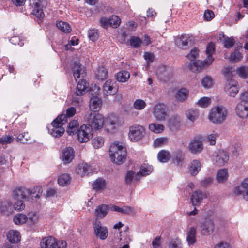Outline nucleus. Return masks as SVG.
<instances>
[{"label": "nucleus", "instance_id": "1a4fd4ad", "mask_svg": "<svg viewBox=\"0 0 248 248\" xmlns=\"http://www.w3.org/2000/svg\"><path fill=\"white\" fill-rule=\"evenodd\" d=\"M145 134L144 127L140 125H133L129 127L128 138L132 142H137L141 140Z\"/></svg>", "mask_w": 248, "mask_h": 248}, {"label": "nucleus", "instance_id": "473e14b6", "mask_svg": "<svg viewBox=\"0 0 248 248\" xmlns=\"http://www.w3.org/2000/svg\"><path fill=\"white\" fill-rule=\"evenodd\" d=\"M148 129L151 132L156 134H160L163 132L165 129V127L163 124L153 123H151L148 125Z\"/></svg>", "mask_w": 248, "mask_h": 248}, {"label": "nucleus", "instance_id": "bb28decb", "mask_svg": "<svg viewBox=\"0 0 248 248\" xmlns=\"http://www.w3.org/2000/svg\"><path fill=\"white\" fill-rule=\"evenodd\" d=\"M140 179L139 173H136L132 170H128L127 171L125 178L124 182L127 185H131L132 183L138 181Z\"/></svg>", "mask_w": 248, "mask_h": 248}, {"label": "nucleus", "instance_id": "c756f323", "mask_svg": "<svg viewBox=\"0 0 248 248\" xmlns=\"http://www.w3.org/2000/svg\"><path fill=\"white\" fill-rule=\"evenodd\" d=\"M108 212V206L106 204H102L96 207L94 211V214L97 218H102L106 216Z\"/></svg>", "mask_w": 248, "mask_h": 248}, {"label": "nucleus", "instance_id": "8fccbe9b", "mask_svg": "<svg viewBox=\"0 0 248 248\" xmlns=\"http://www.w3.org/2000/svg\"><path fill=\"white\" fill-rule=\"evenodd\" d=\"M184 160V156L181 151H176L174 153L173 162L177 165H181Z\"/></svg>", "mask_w": 248, "mask_h": 248}, {"label": "nucleus", "instance_id": "58836bf2", "mask_svg": "<svg viewBox=\"0 0 248 248\" xmlns=\"http://www.w3.org/2000/svg\"><path fill=\"white\" fill-rule=\"evenodd\" d=\"M27 221V216L23 214H17L13 217V221L16 225L23 224Z\"/></svg>", "mask_w": 248, "mask_h": 248}, {"label": "nucleus", "instance_id": "680f3d73", "mask_svg": "<svg viewBox=\"0 0 248 248\" xmlns=\"http://www.w3.org/2000/svg\"><path fill=\"white\" fill-rule=\"evenodd\" d=\"M92 144L94 148L98 149L104 144V140L101 137H97L92 140Z\"/></svg>", "mask_w": 248, "mask_h": 248}, {"label": "nucleus", "instance_id": "a18cd8bd", "mask_svg": "<svg viewBox=\"0 0 248 248\" xmlns=\"http://www.w3.org/2000/svg\"><path fill=\"white\" fill-rule=\"evenodd\" d=\"M93 228L95 232H108V229L103 226L99 220L96 219L93 223Z\"/></svg>", "mask_w": 248, "mask_h": 248}, {"label": "nucleus", "instance_id": "774afa93", "mask_svg": "<svg viewBox=\"0 0 248 248\" xmlns=\"http://www.w3.org/2000/svg\"><path fill=\"white\" fill-rule=\"evenodd\" d=\"M210 104V99L207 97H203L199 100L198 104L201 107H207Z\"/></svg>", "mask_w": 248, "mask_h": 248}, {"label": "nucleus", "instance_id": "393cba45", "mask_svg": "<svg viewBox=\"0 0 248 248\" xmlns=\"http://www.w3.org/2000/svg\"><path fill=\"white\" fill-rule=\"evenodd\" d=\"M198 230L199 232H213L214 231V224L211 220H206L199 225Z\"/></svg>", "mask_w": 248, "mask_h": 248}, {"label": "nucleus", "instance_id": "e433bc0d", "mask_svg": "<svg viewBox=\"0 0 248 248\" xmlns=\"http://www.w3.org/2000/svg\"><path fill=\"white\" fill-rule=\"evenodd\" d=\"M71 179V178L68 174L64 173L58 177V182L60 185L64 186L70 183Z\"/></svg>", "mask_w": 248, "mask_h": 248}, {"label": "nucleus", "instance_id": "0eeeda50", "mask_svg": "<svg viewBox=\"0 0 248 248\" xmlns=\"http://www.w3.org/2000/svg\"><path fill=\"white\" fill-rule=\"evenodd\" d=\"M152 113L155 119L158 122L166 121L168 117V109L163 103L156 104L152 109Z\"/></svg>", "mask_w": 248, "mask_h": 248}, {"label": "nucleus", "instance_id": "20e7f679", "mask_svg": "<svg viewBox=\"0 0 248 248\" xmlns=\"http://www.w3.org/2000/svg\"><path fill=\"white\" fill-rule=\"evenodd\" d=\"M85 120L89 123L92 129L99 130L104 125V117L100 113L87 112L84 116Z\"/></svg>", "mask_w": 248, "mask_h": 248}, {"label": "nucleus", "instance_id": "6ab92c4d", "mask_svg": "<svg viewBox=\"0 0 248 248\" xmlns=\"http://www.w3.org/2000/svg\"><path fill=\"white\" fill-rule=\"evenodd\" d=\"M75 156V152L70 147L64 148L62 151L61 158L64 164L70 163Z\"/></svg>", "mask_w": 248, "mask_h": 248}, {"label": "nucleus", "instance_id": "cd10ccee", "mask_svg": "<svg viewBox=\"0 0 248 248\" xmlns=\"http://www.w3.org/2000/svg\"><path fill=\"white\" fill-rule=\"evenodd\" d=\"M92 186L96 191H103L106 187V182L101 178H97L92 184Z\"/></svg>", "mask_w": 248, "mask_h": 248}, {"label": "nucleus", "instance_id": "3c124183", "mask_svg": "<svg viewBox=\"0 0 248 248\" xmlns=\"http://www.w3.org/2000/svg\"><path fill=\"white\" fill-rule=\"evenodd\" d=\"M236 71L239 76L241 78L246 79L248 78V66H240L236 69Z\"/></svg>", "mask_w": 248, "mask_h": 248}, {"label": "nucleus", "instance_id": "f8f14e48", "mask_svg": "<svg viewBox=\"0 0 248 248\" xmlns=\"http://www.w3.org/2000/svg\"><path fill=\"white\" fill-rule=\"evenodd\" d=\"M120 125L118 117L114 114H109L104 119V126L108 132H114Z\"/></svg>", "mask_w": 248, "mask_h": 248}, {"label": "nucleus", "instance_id": "4c0bfd02", "mask_svg": "<svg viewBox=\"0 0 248 248\" xmlns=\"http://www.w3.org/2000/svg\"><path fill=\"white\" fill-rule=\"evenodd\" d=\"M108 73L107 70L104 67H99L96 72V78L100 80H103L108 78Z\"/></svg>", "mask_w": 248, "mask_h": 248}, {"label": "nucleus", "instance_id": "e2e57ef3", "mask_svg": "<svg viewBox=\"0 0 248 248\" xmlns=\"http://www.w3.org/2000/svg\"><path fill=\"white\" fill-rule=\"evenodd\" d=\"M213 80L211 77L206 76L202 81V85L205 88H210L213 85Z\"/></svg>", "mask_w": 248, "mask_h": 248}, {"label": "nucleus", "instance_id": "4be33fe9", "mask_svg": "<svg viewBox=\"0 0 248 248\" xmlns=\"http://www.w3.org/2000/svg\"><path fill=\"white\" fill-rule=\"evenodd\" d=\"M12 203L9 200L2 201L0 204V213L5 216H9L13 213Z\"/></svg>", "mask_w": 248, "mask_h": 248}, {"label": "nucleus", "instance_id": "79ce46f5", "mask_svg": "<svg viewBox=\"0 0 248 248\" xmlns=\"http://www.w3.org/2000/svg\"><path fill=\"white\" fill-rule=\"evenodd\" d=\"M202 62L203 61L200 62L195 60L191 61L188 65L189 69L193 72L200 71L202 68L201 64L202 67H204L202 65Z\"/></svg>", "mask_w": 248, "mask_h": 248}, {"label": "nucleus", "instance_id": "338daca9", "mask_svg": "<svg viewBox=\"0 0 248 248\" xmlns=\"http://www.w3.org/2000/svg\"><path fill=\"white\" fill-rule=\"evenodd\" d=\"M186 240L189 246L194 245L197 241L196 233H187Z\"/></svg>", "mask_w": 248, "mask_h": 248}, {"label": "nucleus", "instance_id": "2f4dec72", "mask_svg": "<svg viewBox=\"0 0 248 248\" xmlns=\"http://www.w3.org/2000/svg\"><path fill=\"white\" fill-rule=\"evenodd\" d=\"M188 94L189 92L187 89L182 88L177 92L175 94L176 99L178 101L183 102L186 99Z\"/></svg>", "mask_w": 248, "mask_h": 248}, {"label": "nucleus", "instance_id": "c03bdc74", "mask_svg": "<svg viewBox=\"0 0 248 248\" xmlns=\"http://www.w3.org/2000/svg\"><path fill=\"white\" fill-rule=\"evenodd\" d=\"M57 27L62 31L65 33H69L71 31V27L67 22L60 21L56 23Z\"/></svg>", "mask_w": 248, "mask_h": 248}, {"label": "nucleus", "instance_id": "69168bd1", "mask_svg": "<svg viewBox=\"0 0 248 248\" xmlns=\"http://www.w3.org/2000/svg\"><path fill=\"white\" fill-rule=\"evenodd\" d=\"M14 138L12 135H5L0 137V143L1 144H7L11 143L13 141Z\"/></svg>", "mask_w": 248, "mask_h": 248}, {"label": "nucleus", "instance_id": "4468645a", "mask_svg": "<svg viewBox=\"0 0 248 248\" xmlns=\"http://www.w3.org/2000/svg\"><path fill=\"white\" fill-rule=\"evenodd\" d=\"M224 90L229 96L234 97L239 92L238 82L233 79L228 78L226 81Z\"/></svg>", "mask_w": 248, "mask_h": 248}, {"label": "nucleus", "instance_id": "2eb2a0df", "mask_svg": "<svg viewBox=\"0 0 248 248\" xmlns=\"http://www.w3.org/2000/svg\"><path fill=\"white\" fill-rule=\"evenodd\" d=\"M233 193L237 195H242L243 199L248 201V178L243 180L240 185L235 187Z\"/></svg>", "mask_w": 248, "mask_h": 248}, {"label": "nucleus", "instance_id": "ddd939ff", "mask_svg": "<svg viewBox=\"0 0 248 248\" xmlns=\"http://www.w3.org/2000/svg\"><path fill=\"white\" fill-rule=\"evenodd\" d=\"M102 90L104 96L114 95L118 92V86L115 81L108 80L104 83Z\"/></svg>", "mask_w": 248, "mask_h": 248}, {"label": "nucleus", "instance_id": "9b49d317", "mask_svg": "<svg viewBox=\"0 0 248 248\" xmlns=\"http://www.w3.org/2000/svg\"><path fill=\"white\" fill-rule=\"evenodd\" d=\"M78 140L80 142H87L92 138L93 130L90 125L83 124L77 132Z\"/></svg>", "mask_w": 248, "mask_h": 248}, {"label": "nucleus", "instance_id": "a211bd4d", "mask_svg": "<svg viewBox=\"0 0 248 248\" xmlns=\"http://www.w3.org/2000/svg\"><path fill=\"white\" fill-rule=\"evenodd\" d=\"M156 74L160 79L166 81L172 77L173 74L170 68L164 65H161L157 68Z\"/></svg>", "mask_w": 248, "mask_h": 248}, {"label": "nucleus", "instance_id": "412c9836", "mask_svg": "<svg viewBox=\"0 0 248 248\" xmlns=\"http://www.w3.org/2000/svg\"><path fill=\"white\" fill-rule=\"evenodd\" d=\"M215 51V45L213 43H210L208 44L206 48V53L207 57L206 59L203 61L202 65L203 66H208L210 65L213 61L214 58L212 57V54Z\"/></svg>", "mask_w": 248, "mask_h": 248}, {"label": "nucleus", "instance_id": "f03ea898", "mask_svg": "<svg viewBox=\"0 0 248 248\" xmlns=\"http://www.w3.org/2000/svg\"><path fill=\"white\" fill-rule=\"evenodd\" d=\"M227 109L223 106H216L212 108L209 115V120L214 124H222L226 119Z\"/></svg>", "mask_w": 248, "mask_h": 248}, {"label": "nucleus", "instance_id": "052dcab7", "mask_svg": "<svg viewBox=\"0 0 248 248\" xmlns=\"http://www.w3.org/2000/svg\"><path fill=\"white\" fill-rule=\"evenodd\" d=\"M242 54L237 50H235L234 52H233L230 55V60L234 62H240L242 60Z\"/></svg>", "mask_w": 248, "mask_h": 248}, {"label": "nucleus", "instance_id": "6e6552de", "mask_svg": "<svg viewBox=\"0 0 248 248\" xmlns=\"http://www.w3.org/2000/svg\"><path fill=\"white\" fill-rule=\"evenodd\" d=\"M88 87V84L84 79H80L78 83L75 92L72 95V101L75 103L76 106H79L81 104L80 96L86 93V90Z\"/></svg>", "mask_w": 248, "mask_h": 248}, {"label": "nucleus", "instance_id": "5fc2aeb1", "mask_svg": "<svg viewBox=\"0 0 248 248\" xmlns=\"http://www.w3.org/2000/svg\"><path fill=\"white\" fill-rule=\"evenodd\" d=\"M54 244L51 245L50 248H65L67 246V243L64 240H57L55 238L53 239Z\"/></svg>", "mask_w": 248, "mask_h": 248}, {"label": "nucleus", "instance_id": "ea45409f", "mask_svg": "<svg viewBox=\"0 0 248 248\" xmlns=\"http://www.w3.org/2000/svg\"><path fill=\"white\" fill-rule=\"evenodd\" d=\"M116 79L120 82H125L130 78V74L126 71L119 72L116 75Z\"/></svg>", "mask_w": 248, "mask_h": 248}, {"label": "nucleus", "instance_id": "603ef678", "mask_svg": "<svg viewBox=\"0 0 248 248\" xmlns=\"http://www.w3.org/2000/svg\"><path fill=\"white\" fill-rule=\"evenodd\" d=\"M7 239L11 243H17L20 241V233H7Z\"/></svg>", "mask_w": 248, "mask_h": 248}, {"label": "nucleus", "instance_id": "864d4df0", "mask_svg": "<svg viewBox=\"0 0 248 248\" xmlns=\"http://www.w3.org/2000/svg\"><path fill=\"white\" fill-rule=\"evenodd\" d=\"M168 142L167 137H160L156 139L154 141V146L155 148L160 147Z\"/></svg>", "mask_w": 248, "mask_h": 248}, {"label": "nucleus", "instance_id": "de8ad7c7", "mask_svg": "<svg viewBox=\"0 0 248 248\" xmlns=\"http://www.w3.org/2000/svg\"><path fill=\"white\" fill-rule=\"evenodd\" d=\"M152 171L153 168L152 166L148 165L143 164L141 166L140 172L138 173H139L140 177L141 176H144L150 174Z\"/></svg>", "mask_w": 248, "mask_h": 248}, {"label": "nucleus", "instance_id": "f3484780", "mask_svg": "<svg viewBox=\"0 0 248 248\" xmlns=\"http://www.w3.org/2000/svg\"><path fill=\"white\" fill-rule=\"evenodd\" d=\"M213 161L217 166H223L229 160L228 153L224 150H218L213 156Z\"/></svg>", "mask_w": 248, "mask_h": 248}, {"label": "nucleus", "instance_id": "9d476101", "mask_svg": "<svg viewBox=\"0 0 248 248\" xmlns=\"http://www.w3.org/2000/svg\"><path fill=\"white\" fill-rule=\"evenodd\" d=\"M94 89L91 90L92 93L93 95V92L94 90V94L95 96L91 98L89 101V108L91 110L94 112H98L101 108L102 105V101L101 98L98 97L96 95L99 94L100 93V88L99 86L95 85Z\"/></svg>", "mask_w": 248, "mask_h": 248}, {"label": "nucleus", "instance_id": "423d86ee", "mask_svg": "<svg viewBox=\"0 0 248 248\" xmlns=\"http://www.w3.org/2000/svg\"><path fill=\"white\" fill-rule=\"evenodd\" d=\"M236 113L240 118L248 117V91L241 93L240 101L236 107Z\"/></svg>", "mask_w": 248, "mask_h": 248}, {"label": "nucleus", "instance_id": "c85d7f7f", "mask_svg": "<svg viewBox=\"0 0 248 248\" xmlns=\"http://www.w3.org/2000/svg\"><path fill=\"white\" fill-rule=\"evenodd\" d=\"M201 164L199 160H193L190 163L189 167V172L193 176L196 175L200 171Z\"/></svg>", "mask_w": 248, "mask_h": 248}, {"label": "nucleus", "instance_id": "0e129e2a", "mask_svg": "<svg viewBox=\"0 0 248 248\" xmlns=\"http://www.w3.org/2000/svg\"><path fill=\"white\" fill-rule=\"evenodd\" d=\"M88 37L92 41H95L99 37V33L97 30L90 29L88 31Z\"/></svg>", "mask_w": 248, "mask_h": 248}, {"label": "nucleus", "instance_id": "49530a36", "mask_svg": "<svg viewBox=\"0 0 248 248\" xmlns=\"http://www.w3.org/2000/svg\"><path fill=\"white\" fill-rule=\"evenodd\" d=\"M54 237H47L43 238L40 242V248H50L51 245L53 244Z\"/></svg>", "mask_w": 248, "mask_h": 248}, {"label": "nucleus", "instance_id": "6e6d98bb", "mask_svg": "<svg viewBox=\"0 0 248 248\" xmlns=\"http://www.w3.org/2000/svg\"><path fill=\"white\" fill-rule=\"evenodd\" d=\"M27 217V222L29 225L35 224L39 220V217L35 213H29Z\"/></svg>", "mask_w": 248, "mask_h": 248}, {"label": "nucleus", "instance_id": "39448f33", "mask_svg": "<svg viewBox=\"0 0 248 248\" xmlns=\"http://www.w3.org/2000/svg\"><path fill=\"white\" fill-rule=\"evenodd\" d=\"M67 120L64 115H60L52 123V128L51 129V135L55 137L61 136L64 132L65 129L63 127Z\"/></svg>", "mask_w": 248, "mask_h": 248}, {"label": "nucleus", "instance_id": "f257e3e1", "mask_svg": "<svg viewBox=\"0 0 248 248\" xmlns=\"http://www.w3.org/2000/svg\"><path fill=\"white\" fill-rule=\"evenodd\" d=\"M109 155L112 161L120 164L125 160L126 155V149L121 143H112L109 148Z\"/></svg>", "mask_w": 248, "mask_h": 248}, {"label": "nucleus", "instance_id": "a19ab883", "mask_svg": "<svg viewBox=\"0 0 248 248\" xmlns=\"http://www.w3.org/2000/svg\"><path fill=\"white\" fill-rule=\"evenodd\" d=\"M79 126V124L77 120H73L70 122L66 130L67 133L69 135H73L75 133V132H77L78 130H77L78 126Z\"/></svg>", "mask_w": 248, "mask_h": 248}, {"label": "nucleus", "instance_id": "72a5a7b5", "mask_svg": "<svg viewBox=\"0 0 248 248\" xmlns=\"http://www.w3.org/2000/svg\"><path fill=\"white\" fill-rule=\"evenodd\" d=\"M228 177V170L226 169L219 170L216 175V179L219 183H222L227 180Z\"/></svg>", "mask_w": 248, "mask_h": 248}, {"label": "nucleus", "instance_id": "bf43d9fd", "mask_svg": "<svg viewBox=\"0 0 248 248\" xmlns=\"http://www.w3.org/2000/svg\"><path fill=\"white\" fill-rule=\"evenodd\" d=\"M169 248H183L181 240L177 238L172 239L169 245Z\"/></svg>", "mask_w": 248, "mask_h": 248}, {"label": "nucleus", "instance_id": "09e8293b", "mask_svg": "<svg viewBox=\"0 0 248 248\" xmlns=\"http://www.w3.org/2000/svg\"><path fill=\"white\" fill-rule=\"evenodd\" d=\"M89 167L87 164L82 163L78 165L77 172L81 176H84L87 174Z\"/></svg>", "mask_w": 248, "mask_h": 248}, {"label": "nucleus", "instance_id": "b1692460", "mask_svg": "<svg viewBox=\"0 0 248 248\" xmlns=\"http://www.w3.org/2000/svg\"><path fill=\"white\" fill-rule=\"evenodd\" d=\"M29 193L27 194V198L31 202H36L41 194V188L40 186H36L32 189H28Z\"/></svg>", "mask_w": 248, "mask_h": 248}, {"label": "nucleus", "instance_id": "4d7b16f0", "mask_svg": "<svg viewBox=\"0 0 248 248\" xmlns=\"http://www.w3.org/2000/svg\"><path fill=\"white\" fill-rule=\"evenodd\" d=\"M146 106L145 102L140 99H136L133 104L134 108L137 110H142Z\"/></svg>", "mask_w": 248, "mask_h": 248}, {"label": "nucleus", "instance_id": "13d9d810", "mask_svg": "<svg viewBox=\"0 0 248 248\" xmlns=\"http://www.w3.org/2000/svg\"><path fill=\"white\" fill-rule=\"evenodd\" d=\"M121 22L120 19L117 16L113 15L109 18V25L114 27L117 28L120 25Z\"/></svg>", "mask_w": 248, "mask_h": 248}, {"label": "nucleus", "instance_id": "f704fd0d", "mask_svg": "<svg viewBox=\"0 0 248 248\" xmlns=\"http://www.w3.org/2000/svg\"><path fill=\"white\" fill-rule=\"evenodd\" d=\"M157 157L160 162L166 163L170 159V153L168 151L162 150L158 153Z\"/></svg>", "mask_w": 248, "mask_h": 248}, {"label": "nucleus", "instance_id": "7c9ffc66", "mask_svg": "<svg viewBox=\"0 0 248 248\" xmlns=\"http://www.w3.org/2000/svg\"><path fill=\"white\" fill-rule=\"evenodd\" d=\"M219 38V39L222 41L224 46L227 48L232 47L235 42L233 37L225 36L223 34H220Z\"/></svg>", "mask_w": 248, "mask_h": 248}, {"label": "nucleus", "instance_id": "7ed1b4c3", "mask_svg": "<svg viewBox=\"0 0 248 248\" xmlns=\"http://www.w3.org/2000/svg\"><path fill=\"white\" fill-rule=\"evenodd\" d=\"M29 192L27 188L24 187L16 188L14 191V197L16 200L13 206L15 210L22 211L25 209V204L23 199L27 198Z\"/></svg>", "mask_w": 248, "mask_h": 248}, {"label": "nucleus", "instance_id": "aec40b11", "mask_svg": "<svg viewBox=\"0 0 248 248\" xmlns=\"http://www.w3.org/2000/svg\"><path fill=\"white\" fill-rule=\"evenodd\" d=\"M188 148L192 154H199L203 149L202 142L199 139H193L189 143Z\"/></svg>", "mask_w": 248, "mask_h": 248}, {"label": "nucleus", "instance_id": "37998d69", "mask_svg": "<svg viewBox=\"0 0 248 248\" xmlns=\"http://www.w3.org/2000/svg\"><path fill=\"white\" fill-rule=\"evenodd\" d=\"M185 113L187 119L191 122L195 121L199 116V112L196 109H188Z\"/></svg>", "mask_w": 248, "mask_h": 248}, {"label": "nucleus", "instance_id": "5701e85b", "mask_svg": "<svg viewBox=\"0 0 248 248\" xmlns=\"http://www.w3.org/2000/svg\"><path fill=\"white\" fill-rule=\"evenodd\" d=\"M191 39L188 35H183L175 39V44L177 46L182 49H186L188 46L189 43Z\"/></svg>", "mask_w": 248, "mask_h": 248}, {"label": "nucleus", "instance_id": "dca6fc26", "mask_svg": "<svg viewBox=\"0 0 248 248\" xmlns=\"http://www.w3.org/2000/svg\"><path fill=\"white\" fill-rule=\"evenodd\" d=\"M40 2L41 0H29V8L31 11V13L38 18H42L44 16Z\"/></svg>", "mask_w": 248, "mask_h": 248}, {"label": "nucleus", "instance_id": "c9c22d12", "mask_svg": "<svg viewBox=\"0 0 248 248\" xmlns=\"http://www.w3.org/2000/svg\"><path fill=\"white\" fill-rule=\"evenodd\" d=\"M203 198V194L201 191H195L191 197V200L193 205H196L201 203Z\"/></svg>", "mask_w": 248, "mask_h": 248}, {"label": "nucleus", "instance_id": "a878e982", "mask_svg": "<svg viewBox=\"0 0 248 248\" xmlns=\"http://www.w3.org/2000/svg\"><path fill=\"white\" fill-rule=\"evenodd\" d=\"M73 70V76L76 80L80 77L84 78L86 75L84 67L78 63L75 64Z\"/></svg>", "mask_w": 248, "mask_h": 248}]
</instances>
